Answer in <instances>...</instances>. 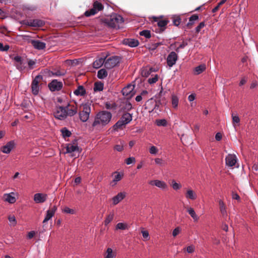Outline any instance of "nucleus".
<instances>
[{
  "label": "nucleus",
  "instance_id": "obj_1",
  "mask_svg": "<svg viewBox=\"0 0 258 258\" xmlns=\"http://www.w3.org/2000/svg\"><path fill=\"white\" fill-rule=\"evenodd\" d=\"M112 114L107 111H101L96 114L92 124L93 130H99L106 126L111 121Z\"/></svg>",
  "mask_w": 258,
  "mask_h": 258
},
{
  "label": "nucleus",
  "instance_id": "obj_2",
  "mask_svg": "<svg viewBox=\"0 0 258 258\" xmlns=\"http://www.w3.org/2000/svg\"><path fill=\"white\" fill-rule=\"evenodd\" d=\"M104 25L113 28H119V24L123 22V18L117 14H113L107 18L101 19Z\"/></svg>",
  "mask_w": 258,
  "mask_h": 258
},
{
  "label": "nucleus",
  "instance_id": "obj_3",
  "mask_svg": "<svg viewBox=\"0 0 258 258\" xmlns=\"http://www.w3.org/2000/svg\"><path fill=\"white\" fill-rule=\"evenodd\" d=\"M82 110L79 113L80 120L83 122H86L89 118L91 113V104L89 103H83L81 105Z\"/></svg>",
  "mask_w": 258,
  "mask_h": 258
},
{
  "label": "nucleus",
  "instance_id": "obj_4",
  "mask_svg": "<svg viewBox=\"0 0 258 258\" xmlns=\"http://www.w3.org/2000/svg\"><path fill=\"white\" fill-rule=\"evenodd\" d=\"M104 8V6L101 3L96 1L93 2L92 8L91 9L86 11L84 13V15L87 17L94 16L99 12L103 10Z\"/></svg>",
  "mask_w": 258,
  "mask_h": 258
},
{
  "label": "nucleus",
  "instance_id": "obj_5",
  "mask_svg": "<svg viewBox=\"0 0 258 258\" xmlns=\"http://www.w3.org/2000/svg\"><path fill=\"white\" fill-rule=\"evenodd\" d=\"M14 66L20 72L23 71L26 68L27 61L22 56L17 55L12 57Z\"/></svg>",
  "mask_w": 258,
  "mask_h": 258
},
{
  "label": "nucleus",
  "instance_id": "obj_6",
  "mask_svg": "<svg viewBox=\"0 0 258 258\" xmlns=\"http://www.w3.org/2000/svg\"><path fill=\"white\" fill-rule=\"evenodd\" d=\"M120 62V57L113 56L109 57L105 61L104 67L107 69H111L117 66Z\"/></svg>",
  "mask_w": 258,
  "mask_h": 258
},
{
  "label": "nucleus",
  "instance_id": "obj_7",
  "mask_svg": "<svg viewBox=\"0 0 258 258\" xmlns=\"http://www.w3.org/2000/svg\"><path fill=\"white\" fill-rule=\"evenodd\" d=\"M43 79V76L41 75L36 76L32 80L31 83V91L33 95H37L39 91V82Z\"/></svg>",
  "mask_w": 258,
  "mask_h": 258
},
{
  "label": "nucleus",
  "instance_id": "obj_8",
  "mask_svg": "<svg viewBox=\"0 0 258 258\" xmlns=\"http://www.w3.org/2000/svg\"><path fill=\"white\" fill-rule=\"evenodd\" d=\"M23 24L32 27H41L45 24V23L40 19H30L24 20Z\"/></svg>",
  "mask_w": 258,
  "mask_h": 258
},
{
  "label": "nucleus",
  "instance_id": "obj_9",
  "mask_svg": "<svg viewBox=\"0 0 258 258\" xmlns=\"http://www.w3.org/2000/svg\"><path fill=\"white\" fill-rule=\"evenodd\" d=\"M54 117L59 120H64L67 117L64 106H56V110L53 113Z\"/></svg>",
  "mask_w": 258,
  "mask_h": 258
},
{
  "label": "nucleus",
  "instance_id": "obj_10",
  "mask_svg": "<svg viewBox=\"0 0 258 258\" xmlns=\"http://www.w3.org/2000/svg\"><path fill=\"white\" fill-rule=\"evenodd\" d=\"M163 18L162 16L160 17H153V22H156L158 26L160 28L162 31L166 29V25L169 23V21L167 19L161 20L160 18Z\"/></svg>",
  "mask_w": 258,
  "mask_h": 258
},
{
  "label": "nucleus",
  "instance_id": "obj_11",
  "mask_svg": "<svg viewBox=\"0 0 258 258\" xmlns=\"http://www.w3.org/2000/svg\"><path fill=\"white\" fill-rule=\"evenodd\" d=\"M159 105L157 102L153 98L149 99L145 104V108L148 110L149 112H152L154 110L158 109Z\"/></svg>",
  "mask_w": 258,
  "mask_h": 258
},
{
  "label": "nucleus",
  "instance_id": "obj_12",
  "mask_svg": "<svg viewBox=\"0 0 258 258\" xmlns=\"http://www.w3.org/2000/svg\"><path fill=\"white\" fill-rule=\"evenodd\" d=\"M67 117L73 116L76 115L78 112V108L76 105H71L70 103L64 106Z\"/></svg>",
  "mask_w": 258,
  "mask_h": 258
},
{
  "label": "nucleus",
  "instance_id": "obj_13",
  "mask_svg": "<svg viewBox=\"0 0 258 258\" xmlns=\"http://www.w3.org/2000/svg\"><path fill=\"white\" fill-rule=\"evenodd\" d=\"M62 83L57 80H53L48 84V87L51 91H59L62 88Z\"/></svg>",
  "mask_w": 258,
  "mask_h": 258
},
{
  "label": "nucleus",
  "instance_id": "obj_14",
  "mask_svg": "<svg viewBox=\"0 0 258 258\" xmlns=\"http://www.w3.org/2000/svg\"><path fill=\"white\" fill-rule=\"evenodd\" d=\"M178 55L174 51H171L167 56V65L170 67H172L174 65L177 60Z\"/></svg>",
  "mask_w": 258,
  "mask_h": 258
},
{
  "label": "nucleus",
  "instance_id": "obj_15",
  "mask_svg": "<svg viewBox=\"0 0 258 258\" xmlns=\"http://www.w3.org/2000/svg\"><path fill=\"white\" fill-rule=\"evenodd\" d=\"M237 162L236 156L234 154H229L225 158L226 165L233 167Z\"/></svg>",
  "mask_w": 258,
  "mask_h": 258
},
{
  "label": "nucleus",
  "instance_id": "obj_16",
  "mask_svg": "<svg viewBox=\"0 0 258 258\" xmlns=\"http://www.w3.org/2000/svg\"><path fill=\"white\" fill-rule=\"evenodd\" d=\"M57 208L55 205L53 206L50 209L46 211V214L44 219L43 221V223H45L49 221L52 217L54 216L55 212Z\"/></svg>",
  "mask_w": 258,
  "mask_h": 258
},
{
  "label": "nucleus",
  "instance_id": "obj_17",
  "mask_svg": "<svg viewBox=\"0 0 258 258\" xmlns=\"http://www.w3.org/2000/svg\"><path fill=\"white\" fill-rule=\"evenodd\" d=\"M149 183L151 185H155L161 189H166L168 188L167 184L164 181L158 179L151 180Z\"/></svg>",
  "mask_w": 258,
  "mask_h": 258
},
{
  "label": "nucleus",
  "instance_id": "obj_18",
  "mask_svg": "<svg viewBox=\"0 0 258 258\" xmlns=\"http://www.w3.org/2000/svg\"><path fill=\"white\" fill-rule=\"evenodd\" d=\"M14 142L11 141L8 142L6 145L2 146L1 148V151L4 153L9 154L14 149Z\"/></svg>",
  "mask_w": 258,
  "mask_h": 258
},
{
  "label": "nucleus",
  "instance_id": "obj_19",
  "mask_svg": "<svg viewBox=\"0 0 258 258\" xmlns=\"http://www.w3.org/2000/svg\"><path fill=\"white\" fill-rule=\"evenodd\" d=\"M121 92L122 95L126 97L128 99L131 98L134 95L133 87L132 85H127L126 87L123 88Z\"/></svg>",
  "mask_w": 258,
  "mask_h": 258
},
{
  "label": "nucleus",
  "instance_id": "obj_20",
  "mask_svg": "<svg viewBox=\"0 0 258 258\" xmlns=\"http://www.w3.org/2000/svg\"><path fill=\"white\" fill-rule=\"evenodd\" d=\"M47 198V195L45 194L37 193L34 195V201L36 203H43Z\"/></svg>",
  "mask_w": 258,
  "mask_h": 258
},
{
  "label": "nucleus",
  "instance_id": "obj_21",
  "mask_svg": "<svg viewBox=\"0 0 258 258\" xmlns=\"http://www.w3.org/2000/svg\"><path fill=\"white\" fill-rule=\"evenodd\" d=\"M77 152L79 154L81 152L78 146L75 143H70L68 144L66 147V153H73Z\"/></svg>",
  "mask_w": 258,
  "mask_h": 258
},
{
  "label": "nucleus",
  "instance_id": "obj_22",
  "mask_svg": "<svg viewBox=\"0 0 258 258\" xmlns=\"http://www.w3.org/2000/svg\"><path fill=\"white\" fill-rule=\"evenodd\" d=\"M15 192H11L9 194H5L3 195V200L4 201L7 202L10 204H14L16 201V199L15 197Z\"/></svg>",
  "mask_w": 258,
  "mask_h": 258
},
{
  "label": "nucleus",
  "instance_id": "obj_23",
  "mask_svg": "<svg viewBox=\"0 0 258 258\" xmlns=\"http://www.w3.org/2000/svg\"><path fill=\"white\" fill-rule=\"evenodd\" d=\"M30 42L34 48L38 50H42L46 47L45 43L40 40H31Z\"/></svg>",
  "mask_w": 258,
  "mask_h": 258
},
{
  "label": "nucleus",
  "instance_id": "obj_24",
  "mask_svg": "<svg viewBox=\"0 0 258 258\" xmlns=\"http://www.w3.org/2000/svg\"><path fill=\"white\" fill-rule=\"evenodd\" d=\"M122 174H121L120 173H119L118 172L115 171L113 172L112 174L113 179L110 183V185L112 186L116 185L117 182L122 179Z\"/></svg>",
  "mask_w": 258,
  "mask_h": 258
},
{
  "label": "nucleus",
  "instance_id": "obj_25",
  "mask_svg": "<svg viewBox=\"0 0 258 258\" xmlns=\"http://www.w3.org/2000/svg\"><path fill=\"white\" fill-rule=\"evenodd\" d=\"M125 196L126 193L125 192H119L117 195L112 198L113 204L116 205L118 204L125 197Z\"/></svg>",
  "mask_w": 258,
  "mask_h": 258
},
{
  "label": "nucleus",
  "instance_id": "obj_26",
  "mask_svg": "<svg viewBox=\"0 0 258 258\" xmlns=\"http://www.w3.org/2000/svg\"><path fill=\"white\" fill-rule=\"evenodd\" d=\"M123 44L131 47H134L137 46L139 45V42L137 39L127 38L123 40Z\"/></svg>",
  "mask_w": 258,
  "mask_h": 258
},
{
  "label": "nucleus",
  "instance_id": "obj_27",
  "mask_svg": "<svg viewBox=\"0 0 258 258\" xmlns=\"http://www.w3.org/2000/svg\"><path fill=\"white\" fill-rule=\"evenodd\" d=\"M133 116L130 113L123 114L120 118V120L125 125L128 124L132 120Z\"/></svg>",
  "mask_w": 258,
  "mask_h": 258
},
{
  "label": "nucleus",
  "instance_id": "obj_28",
  "mask_svg": "<svg viewBox=\"0 0 258 258\" xmlns=\"http://www.w3.org/2000/svg\"><path fill=\"white\" fill-rule=\"evenodd\" d=\"M199 20V17L197 14L192 15L189 18V21L186 26L188 28H191L192 26L195 23L196 21Z\"/></svg>",
  "mask_w": 258,
  "mask_h": 258
},
{
  "label": "nucleus",
  "instance_id": "obj_29",
  "mask_svg": "<svg viewBox=\"0 0 258 258\" xmlns=\"http://www.w3.org/2000/svg\"><path fill=\"white\" fill-rule=\"evenodd\" d=\"M74 94L76 96H84L86 94V89L83 86H79L74 91Z\"/></svg>",
  "mask_w": 258,
  "mask_h": 258
},
{
  "label": "nucleus",
  "instance_id": "obj_30",
  "mask_svg": "<svg viewBox=\"0 0 258 258\" xmlns=\"http://www.w3.org/2000/svg\"><path fill=\"white\" fill-rule=\"evenodd\" d=\"M105 57H100L96 59V60L94 61L93 63V68L95 69H99L100 68L103 64H105Z\"/></svg>",
  "mask_w": 258,
  "mask_h": 258
},
{
  "label": "nucleus",
  "instance_id": "obj_31",
  "mask_svg": "<svg viewBox=\"0 0 258 258\" xmlns=\"http://www.w3.org/2000/svg\"><path fill=\"white\" fill-rule=\"evenodd\" d=\"M206 69V65L202 64L196 67L194 69V74L196 75H199L202 73Z\"/></svg>",
  "mask_w": 258,
  "mask_h": 258
},
{
  "label": "nucleus",
  "instance_id": "obj_32",
  "mask_svg": "<svg viewBox=\"0 0 258 258\" xmlns=\"http://www.w3.org/2000/svg\"><path fill=\"white\" fill-rule=\"evenodd\" d=\"M185 197L187 199L195 200L197 198V195L194 190L189 189L187 190L185 194Z\"/></svg>",
  "mask_w": 258,
  "mask_h": 258
},
{
  "label": "nucleus",
  "instance_id": "obj_33",
  "mask_svg": "<svg viewBox=\"0 0 258 258\" xmlns=\"http://www.w3.org/2000/svg\"><path fill=\"white\" fill-rule=\"evenodd\" d=\"M220 210L223 216L227 215L226 207L224 202L222 200L219 201Z\"/></svg>",
  "mask_w": 258,
  "mask_h": 258
},
{
  "label": "nucleus",
  "instance_id": "obj_34",
  "mask_svg": "<svg viewBox=\"0 0 258 258\" xmlns=\"http://www.w3.org/2000/svg\"><path fill=\"white\" fill-rule=\"evenodd\" d=\"M171 19L173 25L175 26H178L181 22V19L179 15H173L171 17Z\"/></svg>",
  "mask_w": 258,
  "mask_h": 258
},
{
  "label": "nucleus",
  "instance_id": "obj_35",
  "mask_svg": "<svg viewBox=\"0 0 258 258\" xmlns=\"http://www.w3.org/2000/svg\"><path fill=\"white\" fill-rule=\"evenodd\" d=\"M107 72L104 69H100L98 71L97 77L99 79H103L107 76Z\"/></svg>",
  "mask_w": 258,
  "mask_h": 258
},
{
  "label": "nucleus",
  "instance_id": "obj_36",
  "mask_svg": "<svg viewBox=\"0 0 258 258\" xmlns=\"http://www.w3.org/2000/svg\"><path fill=\"white\" fill-rule=\"evenodd\" d=\"M66 72L64 71L56 70L50 72L49 73V75L50 76L60 77L64 76L66 74Z\"/></svg>",
  "mask_w": 258,
  "mask_h": 258
},
{
  "label": "nucleus",
  "instance_id": "obj_37",
  "mask_svg": "<svg viewBox=\"0 0 258 258\" xmlns=\"http://www.w3.org/2000/svg\"><path fill=\"white\" fill-rule=\"evenodd\" d=\"M188 214L190 215V216L193 218L195 221H197L199 219V217L196 214L195 210L192 208H189L187 210Z\"/></svg>",
  "mask_w": 258,
  "mask_h": 258
},
{
  "label": "nucleus",
  "instance_id": "obj_38",
  "mask_svg": "<svg viewBox=\"0 0 258 258\" xmlns=\"http://www.w3.org/2000/svg\"><path fill=\"white\" fill-rule=\"evenodd\" d=\"M179 99L177 96L172 94L171 96V103L173 108H176L178 106Z\"/></svg>",
  "mask_w": 258,
  "mask_h": 258
},
{
  "label": "nucleus",
  "instance_id": "obj_39",
  "mask_svg": "<svg viewBox=\"0 0 258 258\" xmlns=\"http://www.w3.org/2000/svg\"><path fill=\"white\" fill-rule=\"evenodd\" d=\"M106 255L105 256V258H114L116 256V252H113L112 248L109 247L107 249Z\"/></svg>",
  "mask_w": 258,
  "mask_h": 258
},
{
  "label": "nucleus",
  "instance_id": "obj_40",
  "mask_svg": "<svg viewBox=\"0 0 258 258\" xmlns=\"http://www.w3.org/2000/svg\"><path fill=\"white\" fill-rule=\"evenodd\" d=\"M123 125H125V124L119 120L112 126V130L117 131L119 129L121 128Z\"/></svg>",
  "mask_w": 258,
  "mask_h": 258
},
{
  "label": "nucleus",
  "instance_id": "obj_41",
  "mask_svg": "<svg viewBox=\"0 0 258 258\" xmlns=\"http://www.w3.org/2000/svg\"><path fill=\"white\" fill-rule=\"evenodd\" d=\"M114 218V213L113 212H110L109 214L106 217L105 219L104 223L105 226H107L109 223H110L113 219Z\"/></svg>",
  "mask_w": 258,
  "mask_h": 258
},
{
  "label": "nucleus",
  "instance_id": "obj_42",
  "mask_svg": "<svg viewBox=\"0 0 258 258\" xmlns=\"http://www.w3.org/2000/svg\"><path fill=\"white\" fill-rule=\"evenodd\" d=\"M156 124L159 126H166L167 124V122L165 119H157L156 120Z\"/></svg>",
  "mask_w": 258,
  "mask_h": 258
},
{
  "label": "nucleus",
  "instance_id": "obj_43",
  "mask_svg": "<svg viewBox=\"0 0 258 258\" xmlns=\"http://www.w3.org/2000/svg\"><path fill=\"white\" fill-rule=\"evenodd\" d=\"M115 228L116 230H125L127 228V225L125 223H118L116 224Z\"/></svg>",
  "mask_w": 258,
  "mask_h": 258
},
{
  "label": "nucleus",
  "instance_id": "obj_44",
  "mask_svg": "<svg viewBox=\"0 0 258 258\" xmlns=\"http://www.w3.org/2000/svg\"><path fill=\"white\" fill-rule=\"evenodd\" d=\"M61 132L63 138L69 137L71 135V133L66 127H63L61 130Z\"/></svg>",
  "mask_w": 258,
  "mask_h": 258
},
{
  "label": "nucleus",
  "instance_id": "obj_45",
  "mask_svg": "<svg viewBox=\"0 0 258 258\" xmlns=\"http://www.w3.org/2000/svg\"><path fill=\"white\" fill-rule=\"evenodd\" d=\"M141 36H143L146 38H150L151 37L150 31L144 30L140 32Z\"/></svg>",
  "mask_w": 258,
  "mask_h": 258
},
{
  "label": "nucleus",
  "instance_id": "obj_46",
  "mask_svg": "<svg viewBox=\"0 0 258 258\" xmlns=\"http://www.w3.org/2000/svg\"><path fill=\"white\" fill-rule=\"evenodd\" d=\"M8 220L11 223V225L15 226L17 225V220L14 215H10L8 217Z\"/></svg>",
  "mask_w": 258,
  "mask_h": 258
},
{
  "label": "nucleus",
  "instance_id": "obj_47",
  "mask_svg": "<svg viewBox=\"0 0 258 258\" xmlns=\"http://www.w3.org/2000/svg\"><path fill=\"white\" fill-rule=\"evenodd\" d=\"M123 142L121 141L120 144L114 146V149L118 152H121L123 150Z\"/></svg>",
  "mask_w": 258,
  "mask_h": 258
},
{
  "label": "nucleus",
  "instance_id": "obj_48",
  "mask_svg": "<svg viewBox=\"0 0 258 258\" xmlns=\"http://www.w3.org/2000/svg\"><path fill=\"white\" fill-rule=\"evenodd\" d=\"M155 162L157 165H158L160 166H164L166 164V163L162 159L159 158L155 159Z\"/></svg>",
  "mask_w": 258,
  "mask_h": 258
},
{
  "label": "nucleus",
  "instance_id": "obj_49",
  "mask_svg": "<svg viewBox=\"0 0 258 258\" xmlns=\"http://www.w3.org/2000/svg\"><path fill=\"white\" fill-rule=\"evenodd\" d=\"M27 62L28 63V69L29 70H32L34 68L35 65L36 64L35 60L30 59L28 61H27Z\"/></svg>",
  "mask_w": 258,
  "mask_h": 258
},
{
  "label": "nucleus",
  "instance_id": "obj_50",
  "mask_svg": "<svg viewBox=\"0 0 258 258\" xmlns=\"http://www.w3.org/2000/svg\"><path fill=\"white\" fill-rule=\"evenodd\" d=\"M62 212L67 214H74L75 213V211L74 209H70L68 207H65L62 210Z\"/></svg>",
  "mask_w": 258,
  "mask_h": 258
},
{
  "label": "nucleus",
  "instance_id": "obj_51",
  "mask_svg": "<svg viewBox=\"0 0 258 258\" xmlns=\"http://www.w3.org/2000/svg\"><path fill=\"white\" fill-rule=\"evenodd\" d=\"M103 89V84L102 83H97L95 84L94 88V91H102Z\"/></svg>",
  "mask_w": 258,
  "mask_h": 258
},
{
  "label": "nucleus",
  "instance_id": "obj_52",
  "mask_svg": "<svg viewBox=\"0 0 258 258\" xmlns=\"http://www.w3.org/2000/svg\"><path fill=\"white\" fill-rule=\"evenodd\" d=\"M172 186L174 190L179 189L181 187V185L180 183H177L175 180L172 181Z\"/></svg>",
  "mask_w": 258,
  "mask_h": 258
},
{
  "label": "nucleus",
  "instance_id": "obj_53",
  "mask_svg": "<svg viewBox=\"0 0 258 258\" xmlns=\"http://www.w3.org/2000/svg\"><path fill=\"white\" fill-rule=\"evenodd\" d=\"M152 72V69H150L149 70L145 69L142 71L141 74L143 77H148Z\"/></svg>",
  "mask_w": 258,
  "mask_h": 258
},
{
  "label": "nucleus",
  "instance_id": "obj_54",
  "mask_svg": "<svg viewBox=\"0 0 258 258\" xmlns=\"http://www.w3.org/2000/svg\"><path fill=\"white\" fill-rule=\"evenodd\" d=\"M206 26L205 22H201L198 26H197L195 29L197 33H199L201 31V29L203 28Z\"/></svg>",
  "mask_w": 258,
  "mask_h": 258
},
{
  "label": "nucleus",
  "instance_id": "obj_55",
  "mask_svg": "<svg viewBox=\"0 0 258 258\" xmlns=\"http://www.w3.org/2000/svg\"><path fill=\"white\" fill-rule=\"evenodd\" d=\"M125 162L127 165H130L132 163H135L136 162L135 158L134 157H130L125 160Z\"/></svg>",
  "mask_w": 258,
  "mask_h": 258
},
{
  "label": "nucleus",
  "instance_id": "obj_56",
  "mask_svg": "<svg viewBox=\"0 0 258 258\" xmlns=\"http://www.w3.org/2000/svg\"><path fill=\"white\" fill-rule=\"evenodd\" d=\"M181 231V229L179 227L175 228L172 231V235L173 237H176Z\"/></svg>",
  "mask_w": 258,
  "mask_h": 258
},
{
  "label": "nucleus",
  "instance_id": "obj_57",
  "mask_svg": "<svg viewBox=\"0 0 258 258\" xmlns=\"http://www.w3.org/2000/svg\"><path fill=\"white\" fill-rule=\"evenodd\" d=\"M186 45H187V42H186V41H183L180 45L179 46L176 48L175 49V51L177 52H179V49H182V48H184Z\"/></svg>",
  "mask_w": 258,
  "mask_h": 258
},
{
  "label": "nucleus",
  "instance_id": "obj_58",
  "mask_svg": "<svg viewBox=\"0 0 258 258\" xmlns=\"http://www.w3.org/2000/svg\"><path fill=\"white\" fill-rule=\"evenodd\" d=\"M232 122L233 123L239 124L240 122V119L238 115H234L233 114H232Z\"/></svg>",
  "mask_w": 258,
  "mask_h": 258
},
{
  "label": "nucleus",
  "instance_id": "obj_59",
  "mask_svg": "<svg viewBox=\"0 0 258 258\" xmlns=\"http://www.w3.org/2000/svg\"><path fill=\"white\" fill-rule=\"evenodd\" d=\"M149 152L151 154L156 155L158 153V149L155 146H152L149 149Z\"/></svg>",
  "mask_w": 258,
  "mask_h": 258
},
{
  "label": "nucleus",
  "instance_id": "obj_60",
  "mask_svg": "<svg viewBox=\"0 0 258 258\" xmlns=\"http://www.w3.org/2000/svg\"><path fill=\"white\" fill-rule=\"evenodd\" d=\"M10 48L9 45H4L3 44L0 42V51H8Z\"/></svg>",
  "mask_w": 258,
  "mask_h": 258
},
{
  "label": "nucleus",
  "instance_id": "obj_61",
  "mask_svg": "<svg viewBox=\"0 0 258 258\" xmlns=\"http://www.w3.org/2000/svg\"><path fill=\"white\" fill-rule=\"evenodd\" d=\"M158 75H156L154 77L148 79V83L150 84L155 83L158 81Z\"/></svg>",
  "mask_w": 258,
  "mask_h": 258
},
{
  "label": "nucleus",
  "instance_id": "obj_62",
  "mask_svg": "<svg viewBox=\"0 0 258 258\" xmlns=\"http://www.w3.org/2000/svg\"><path fill=\"white\" fill-rule=\"evenodd\" d=\"M247 80H248L247 77H246V76L242 77L239 82V85L240 86H242V85H244L247 82Z\"/></svg>",
  "mask_w": 258,
  "mask_h": 258
},
{
  "label": "nucleus",
  "instance_id": "obj_63",
  "mask_svg": "<svg viewBox=\"0 0 258 258\" xmlns=\"http://www.w3.org/2000/svg\"><path fill=\"white\" fill-rule=\"evenodd\" d=\"M143 237L146 240L149 239V234L148 231H142Z\"/></svg>",
  "mask_w": 258,
  "mask_h": 258
},
{
  "label": "nucleus",
  "instance_id": "obj_64",
  "mask_svg": "<svg viewBox=\"0 0 258 258\" xmlns=\"http://www.w3.org/2000/svg\"><path fill=\"white\" fill-rule=\"evenodd\" d=\"M186 251L189 253H191L195 251V246L194 245H190L186 247Z\"/></svg>",
  "mask_w": 258,
  "mask_h": 258
}]
</instances>
